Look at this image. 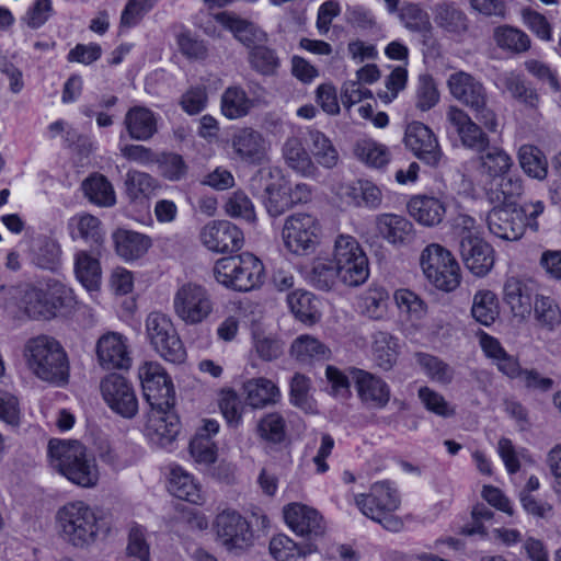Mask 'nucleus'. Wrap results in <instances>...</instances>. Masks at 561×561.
<instances>
[{
  "label": "nucleus",
  "mask_w": 561,
  "mask_h": 561,
  "mask_svg": "<svg viewBox=\"0 0 561 561\" xmlns=\"http://www.w3.org/2000/svg\"><path fill=\"white\" fill-rule=\"evenodd\" d=\"M216 539L228 552H241L253 543L250 523L239 512L225 510L214 520Z\"/></svg>",
  "instance_id": "9b49d317"
},
{
  "label": "nucleus",
  "mask_w": 561,
  "mask_h": 561,
  "mask_svg": "<svg viewBox=\"0 0 561 561\" xmlns=\"http://www.w3.org/2000/svg\"><path fill=\"white\" fill-rule=\"evenodd\" d=\"M446 121L465 148L477 153H483L489 148L490 138L483 130L484 126L476 123L465 110L450 105L446 112Z\"/></svg>",
  "instance_id": "4468645a"
},
{
  "label": "nucleus",
  "mask_w": 561,
  "mask_h": 561,
  "mask_svg": "<svg viewBox=\"0 0 561 561\" xmlns=\"http://www.w3.org/2000/svg\"><path fill=\"white\" fill-rule=\"evenodd\" d=\"M415 98L416 107L423 112L431 110L437 104L439 93L434 79L430 75L420 76Z\"/></svg>",
  "instance_id": "338daca9"
},
{
  "label": "nucleus",
  "mask_w": 561,
  "mask_h": 561,
  "mask_svg": "<svg viewBox=\"0 0 561 561\" xmlns=\"http://www.w3.org/2000/svg\"><path fill=\"white\" fill-rule=\"evenodd\" d=\"M248 61L251 68L262 76H274L280 65L276 51L262 43L250 47Z\"/></svg>",
  "instance_id": "49530a36"
},
{
  "label": "nucleus",
  "mask_w": 561,
  "mask_h": 561,
  "mask_svg": "<svg viewBox=\"0 0 561 561\" xmlns=\"http://www.w3.org/2000/svg\"><path fill=\"white\" fill-rule=\"evenodd\" d=\"M243 391L248 404L254 409L275 404L280 397L278 387L272 380L264 377L247 380L243 383Z\"/></svg>",
  "instance_id": "7c9ffc66"
},
{
  "label": "nucleus",
  "mask_w": 561,
  "mask_h": 561,
  "mask_svg": "<svg viewBox=\"0 0 561 561\" xmlns=\"http://www.w3.org/2000/svg\"><path fill=\"white\" fill-rule=\"evenodd\" d=\"M214 20L226 31L230 32L236 41L250 48L267 39L266 33L253 21L248 20L234 11H221L214 14Z\"/></svg>",
  "instance_id": "4be33fe9"
},
{
  "label": "nucleus",
  "mask_w": 561,
  "mask_h": 561,
  "mask_svg": "<svg viewBox=\"0 0 561 561\" xmlns=\"http://www.w3.org/2000/svg\"><path fill=\"white\" fill-rule=\"evenodd\" d=\"M12 296L19 309L34 320L51 319L71 299L70 290L58 282L49 283L46 289L25 284L14 288Z\"/></svg>",
  "instance_id": "39448f33"
},
{
  "label": "nucleus",
  "mask_w": 561,
  "mask_h": 561,
  "mask_svg": "<svg viewBox=\"0 0 561 561\" xmlns=\"http://www.w3.org/2000/svg\"><path fill=\"white\" fill-rule=\"evenodd\" d=\"M176 44L181 54L190 60H205L208 57L207 42L188 31L176 36Z\"/></svg>",
  "instance_id": "680f3d73"
},
{
  "label": "nucleus",
  "mask_w": 561,
  "mask_h": 561,
  "mask_svg": "<svg viewBox=\"0 0 561 561\" xmlns=\"http://www.w3.org/2000/svg\"><path fill=\"white\" fill-rule=\"evenodd\" d=\"M95 351L98 362L104 369H128L131 365L127 339L118 332L101 335Z\"/></svg>",
  "instance_id": "aec40b11"
},
{
  "label": "nucleus",
  "mask_w": 561,
  "mask_h": 561,
  "mask_svg": "<svg viewBox=\"0 0 561 561\" xmlns=\"http://www.w3.org/2000/svg\"><path fill=\"white\" fill-rule=\"evenodd\" d=\"M156 163L163 178L169 181H181L187 173V165L182 156L169 152L157 157Z\"/></svg>",
  "instance_id": "69168bd1"
},
{
  "label": "nucleus",
  "mask_w": 561,
  "mask_h": 561,
  "mask_svg": "<svg viewBox=\"0 0 561 561\" xmlns=\"http://www.w3.org/2000/svg\"><path fill=\"white\" fill-rule=\"evenodd\" d=\"M98 256L83 250L75 255L76 277L88 290H96L101 284L102 270Z\"/></svg>",
  "instance_id": "473e14b6"
},
{
  "label": "nucleus",
  "mask_w": 561,
  "mask_h": 561,
  "mask_svg": "<svg viewBox=\"0 0 561 561\" xmlns=\"http://www.w3.org/2000/svg\"><path fill=\"white\" fill-rule=\"evenodd\" d=\"M76 232L73 238H81L91 247V252L101 254V248L103 243L104 233L101 228V221L99 218L92 215H82L77 219Z\"/></svg>",
  "instance_id": "de8ad7c7"
},
{
  "label": "nucleus",
  "mask_w": 561,
  "mask_h": 561,
  "mask_svg": "<svg viewBox=\"0 0 561 561\" xmlns=\"http://www.w3.org/2000/svg\"><path fill=\"white\" fill-rule=\"evenodd\" d=\"M398 16L407 30L420 33L424 37L430 36L433 28L430 15L420 7V4L404 2L400 8Z\"/></svg>",
  "instance_id": "79ce46f5"
},
{
  "label": "nucleus",
  "mask_w": 561,
  "mask_h": 561,
  "mask_svg": "<svg viewBox=\"0 0 561 561\" xmlns=\"http://www.w3.org/2000/svg\"><path fill=\"white\" fill-rule=\"evenodd\" d=\"M499 80L513 99L523 103L527 107H537L539 103V95L535 89L526 84L523 76L515 71H510L501 75Z\"/></svg>",
  "instance_id": "ea45409f"
},
{
  "label": "nucleus",
  "mask_w": 561,
  "mask_h": 561,
  "mask_svg": "<svg viewBox=\"0 0 561 561\" xmlns=\"http://www.w3.org/2000/svg\"><path fill=\"white\" fill-rule=\"evenodd\" d=\"M225 210L228 216L243 219L247 222H254L256 219L251 199L241 191L234 192L228 197Z\"/></svg>",
  "instance_id": "0e129e2a"
},
{
  "label": "nucleus",
  "mask_w": 561,
  "mask_h": 561,
  "mask_svg": "<svg viewBox=\"0 0 561 561\" xmlns=\"http://www.w3.org/2000/svg\"><path fill=\"white\" fill-rule=\"evenodd\" d=\"M124 125L129 137L135 140H148L157 133L154 114L145 106L130 107L125 115Z\"/></svg>",
  "instance_id": "c85d7f7f"
},
{
  "label": "nucleus",
  "mask_w": 561,
  "mask_h": 561,
  "mask_svg": "<svg viewBox=\"0 0 561 561\" xmlns=\"http://www.w3.org/2000/svg\"><path fill=\"white\" fill-rule=\"evenodd\" d=\"M126 193L133 201L139 197H149L158 188V182L150 174L130 170L125 179Z\"/></svg>",
  "instance_id": "6e6d98bb"
},
{
  "label": "nucleus",
  "mask_w": 561,
  "mask_h": 561,
  "mask_svg": "<svg viewBox=\"0 0 561 561\" xmlns=\"http://www.w3.org/2000/svg\"><path fill=\"white\" fill-rule=\"evenodd\" d=\"M233 152L244 162L260 165L267 161L268 144L263 135L250 127L238 130L231 138Z\"/></svg>",
  "instance_id": "5701e85b"
},
{
  "label": "nucleus",
  "mask_w": 561,
  "mask_h": 561,
  "mask_svg": "<svg viewBox=\"0 0 561 561\" xmlns=\"http://www.w3.org/2000/svg\"><path fill=\"white\" fill-rule=\"evenodd\" d=\"M408 210L419 224L433 227L442 222L446 214V205L438 197L417 195L409 201Z\"/></svg>",
  "instance_id": "cd10ccee"
},
{
  "label": "nucleus",
  "mask_w": 561,
  "mask_h": 561,
  "mask_svg": "<svg viewBox=\"0 0 561 561\" xmlns=\"http://www.w3.org/2000/svg\"><path fill=\"white\" fill-rule=\"evenodd\" d=\"M523 182L518 178H512L506 174L493 179L488 187V197L494 204L515 203L514 198L523 194Z\"/></svg>",
  "instance_id": "58836bf2"
},
{
  "label": "nucleus",
  "mask_w": 561,
  "mask_h": 561,
  "mask_svg": "<svg viewBox=\"0 0 561 561\" xmlns=\"http://www.w3.org/2000/svg\"><path fill=\"white\" fill-rule=\"evenodd\" d=\"M519 164L529 176L543 180L548 173L546 157L537 147L524 145L518 151Z\"/></svg>",
  "instance_id": "603ef678"
},
{
  "label": "nucleus",
  "mask_w": 561,
  "mask_h": 561,
  "mask_svg": "<svg viewBox=\"0 0 561 561\" xmlns=\"http://www.w3.org/2000/svg\"><path fill=\"white\" fill-rule=\"evenodd\" d=\"M374 360L383 370H389L397 362V339L387 332H377L373 344Z\"/></svg>",
  "instance_id": "a18cd8bd"
},
{
  "label": "nucleus",
  "mask_w": 561,
  "mask_h": 561,
  "mask_svg": "<svg viewBox=\"0 0 561 561\" xmlns=\"http://www.w3.org/2000/svg\"><path fill=\"white\" fill-rule=\"evenodd\" d=\"M533 310L535 319L543 328L553 330L561 323V310L557 302L548 296H536Z\"/></svg>",
  "instance_id": "13d9d810"
},
{
  "label": "nucleus",
  "mask_w": 561,
  "mask_h": 561,
  "mask_svg": "<svg viewBox=\"0 0 561 561\" xmlns=\"http://www.w3.org/2000/svg\"><path fill=\"white\" fill-rule=\"evenodd\" d=\"M138 376L145 399L152 409L173 408L175 401L173 383L160 364L144 363L139 367Z\"/></svg>",
  "instance_id": "f8f14e48"
},
{
  "label": "nucleus",
  "mask_w": 561,
  "mask_h": 561,
  "mask_svg": "<svg viewBox=\"0 0 561 561\" xmlns=\"http://www.w3.org/2000/svg\"><path fill=\"white\" fill-rule=\"evenodd\" d=\"M455 261L449 251L439 244L427 245L420 257L421 267L426 278H436L437 271Z\"/></svg>",
  "instance_id": "5fc2aeb1"
},
{
  "label": "nucleus",
  "mask_w": 561,
  "mask_h": 561,
  "mask_svg": "<svg viewBox=\"0 0 561 561\" xmlns=\"http://www.w3.org/2000/svg\"><path fill=\"white\" fill-rule=\"evenodd\" d=\"M333 260L340 280L350 287L364 284L369 276L368 259L358 241L348 234H340L334 243Z\"/></svg>",
  "instance_id": "0eeeda50"
},
{
  "label": "nucleus",
  "mask_w": 561,
  "mask_h": 561,
  "mask_svg": "<svg viewBox=\"0 0 561 561\" xmlns=\"http://www.w3.org/2000/svg\"><path fill=\"white\" fill-rule=\"evenodd\" d=\"M352 374L363 403L376 409L387 405L390 400V389L382 379L362 369H353Z\"/></svg>",
  "instance_id": "393cba45"
},
{
  "label": "nucleus",
  "mask_w": 561,
  "mask_h": 561,
  "mask_svg": "<svg viewBox=\"0 0 561 561\" xmlns=\"http://www.w3.org/2000/svg\"><path fill=\"white\" fill-rule=\"evenodd\" d=\"M526 211L515 203L493 207L486 216L490 232L505 241L519 240L526 230Z\"/></svg>",
  "instance_id": "ddd939ff"
},
{
  "label": "nucleus",
  "mask_w": 561,
  "mask_h": 561,
  "mask_svg": "<svg viewBox=\"0 0 561 561\" xmlns=\"http://www.w3.org/2000/svg\"><path fill=\"white\" fill-rule=\"evenodd\" d=\"M354 152L360 161L373 168H382L390 160L387 147L373 140L357 142Z\"/></svg>",
  "instance_id": "4d7b16f0"
},
{
  "label": "nucleus",
  "mask_w": 561,
  "mask_h": 561,
  "mask_svg": "<svg viewBox=\"0 0 561 561\" xmlns=\"http://www.w3.org/2000/svg\"><path fill=\"white\" fill-rule=\"evenodd\" d=\"M101 392L107 405L117 414L131 419L138 411V401L130 382L121 375L110 374L101 381Z\"/></svg>",
  "instance_id": "2eb2a0df"
},
{
  "label": "nucleus",
  "mask_w": 561,
  "mask_h": 561,
  "mask_svg": "<svg viewBox=\"0 0 561 561\" xmlns=\"http://www.w3.org/2000/svg\"><path fill=\"white\" fill-rule=\"evenodd\" d=\"M201 242L205 248L216 253H232L243 245V233L228 220H213L205 225L199 232Z\"/></svg>",
  "instance_id": "dca6fc26"
},
{
  "label": "nucleus",
  "mask_w": 561,
  "mask_h": 561,
  "mask_svg": "<svg viewBox=\"0 0 561 561\" xmlns=\"http://www.w3.org/2000/svg\"><path fill=\"white\" fill-rule=\"evenodd\" d=\"M328 353L325 345L310 335L298 336L290 347V355L304 364L325 359Z\"/></svg>",
  "instance_id": "c03bdc74"
},
{
  "label": "nucleus",
  "mask_w": 561,
  "mask_h": 561,
  "mask_svg": "<svg viewBox=\"0 0 561 561\" xmlns=\"http://www.w3.org/2000/svg\"><path fill=\"white\" fill-rule=\"evenodd\" d=\"M480 171L493 179L504 175L512 167L511 157L499 147H490L479 158Z\"/></svg>",
  "instance_id": "3c124183"
},
{
  "label": "nucleus",
  "mask_w": 561,
  "mask_h": 561,
  "mask_svg": "<svg viewBox=\"0 0 561 561\" xmlns=\"http://www.w3.org/2000/svg\"><path fill=\"white\" fill-rule=\"evenodd\" d=\"M173 308L175 314L186 324H198L210 316L214 301L206 287L188 282L176 290Z\"/></svg>",
  "instance_id": "9d476101"
},
{
  "label": "nucleus",
  "mask_w": 561,
  "mask_h": 561,
  "mask_svg": "<svg viewBox=\"0 0 561 561\" xmlns=\"http://www.w3.org/2000/svg\"><path fill=\"white\" fill-rule=\"evenodd\" d=\"M169 490L174 496L194 504L199 503L202 500L199 485L195 482L192 474L181 467L172 468Z\"/></svg>",
  "instance_id": "4c0bfd02"
},
{
  "label": "nucleus",
  "mask_w": 561,
  "mask_h": 561,
  "mask_svg": "<svg viewBox=\"0 0 561 561\" xmlns=\"http://www.w3.org/2000/svg\"><path fill=\"white\" fill-rule=\"evenodd\" d=\"M388 298V293L382 287H370L362 298L363 312L375 320L383 318Z\"/></svg>",
  "instance_id": "e2e57ef3"
},
{
  "label": "nucleus",
  "mask_w": 561,
  "mask_h": 561,
  "mask_svg": "<svg viewBox=\"0 0 561 561\" xmlns=\"http://www.w3.org/2000/svg\"><path fill=\"white\" fill-rule=\"evenodd\" d=\"M317 551L316 543H297L286 535L274 536L270 541V552L277 561H305L308 556Z\"/></svg>",
  "instance_id": "c756f323"
},
{
  "label": "nucleus",
  "mask_w": 561,
  "mask_h": 561,
  "mask_svg": "<svg viewBox=\"0 0 561 561\" xmlns=\"http://www.w3.org/2000/svg\"><path fill=\"white\" fill-rule=\"evenodd\" d=\"M27 363L42 380L61 383L68 378L69 364L60 343L47 335L31 339L26 344Z\"/></svg>",
  "instance_id": "7ed1b4c3"
},
{
  "label": "nucleus",
  "mask_w": 561,
  "mask_h": 561,
  "mask_svg": "<svg viewBox=\"0 0 561 561\" xmlns=\"http://www.w3.org/2000/svg\"><path fill=\"white\" fill-rule=\"evenodd\" d=\"M494 39L500 48L515 54L525 53L530 48L529 36L525 32L508 25L497 27L494 32Z\"/></svg>",
  "instance_id": "864d4df0"
},
{
  "label": "nucleus",
  "mask_w": 561,
  "mask_h": 561,
  "mask_svg": "<svg viewBox=\"0 0 561 561\" xmlns=\"http://www.w3.org/2000/svg\"><path fill=\"white\" fill-rule=\"evenodd\" d=\"M337 279H340V273L334 261H314L311 270L307 274L308 283L314 288L323 291L331 290Z\"/></svg>",
  "instance_id": "09e8293b"
},
{
  "label": "nucleus",
  "mask_w": 561,
  "mask_h": 561,
  "mask_svg": "<svg viewBox=\"0 0 561 561\" xmlns=\"http://www.w3.org/2000/svg\"><path fill=\"white\" fill-rule=\"evenodd\" d=\"M459 251L466 267L477 276H484L493 267V249L470 231L461 237Z\"/></svg>",
  "instance_id": "412c9836"
},
{
  "label": "nucleus",
  "mask_w": 561,
  "mask_h": 561,
  "mask_svg": "<svg viewBox=\"0 0 561 561\" xmlns=\"http://www.w3.org/2000/svg\"><path fill=\"white\" fill-rule=\"evenodd\" d=\"M284 517L286 524L298 536L313 542L324 535L325 526L322 516L313 508L299 503H293L285 507Z\"/></svg>",
  "instance_id": "6ab92c4d"
},
{
  "label": "nucleus",
  "mask_w": 561,
  "mask_h": 561,
  "mask_svg": "<svg viewBox=\"0 0 561 561\" xmlns=\"http://www.w3.org/2000/svg\"><path fill=\"white\" fill-rule=\"evenodd\" d=\"M253 348L261 359L272 362L283 354L284 343L272 335L255 333L253 336Z\"/></svg>",
  "instance_id": "774afa93"
},
{
  "label": "nucleus",
  "mask_w": 561,
  "mask_h": 561,
  "mask_svg": "<svg viewBox=\"0 0 561 561\" xmlns=\"http://www.w3.org/2000/svg\"><path fill=\"white\" fill-rule=\"evenodd\" d=\"M434 22L450 34L465 33L469 23L466 13L453 2L439 3L434 8Z\"/></svg>",
  "instance_id": "f704fd0d"
},
{
  "label": "nucleus",
  "mask_w": 561,
  "mask_h": 561,
  "mask_svg": "<svg viewBox=\"0 0 561 561\" xmlns=\"http://www.w3.org/2000/svg\"><path fill=\"white\" fill-rule=\"evenodd\" d=\"M415 359L425 375L433 381L442 385H448L453 381L454 369L439 357L427 353H416Z\"/></svg>",
  "instance_id": "8fccbe9b"
},
{
  "label": "nucleus",
  "mask_w": 561,
  "mask_h": 561,
  "mask_svg": "<svg viewBox=\"0 0 561 561\" xmlns=\"http://www.w3.org/2000/svg\"><path fill=\"white\" fill-rule=\"evenodd\" d=\"M56 522L62 539L73 547H89L98 538V516L83 501H72L62 505L57 511Z\"/></svg>",
  "instance_id": "20e7f679"
},
{
  "label": "nucleus",
  "mask_w": 561,
  "mask_h": 561,
  "mask_svg": "<svg viewBox=\"0 0 561 561\" xmlns=\"http://www.w3.org/2000/svg\"><path fill=\"white\" fill-rule=\"evenodd\" d=\"M146 331L151 345L165 360L182 363L185 359L183 343L167 314L151 312L146 319Z\"/></svg>",
  "instance_id": "1a4fd4ad"
},
{
  "label": "nucleus",
  "mask_w": 561,
  "mask_h": 561,
  "mask_svg": "<svg viewBox=\"0 0 561 561\" xmlns=\"http://www.w3.org/2000/svg\"><path fill=\"white\" fill-rule=\"evenodd\" d=\"M264 267L251 253L219 259L213 268L218 283L238 291H249L262 283Z\"/></svg>",
  "instance_id": "423d86ee"
},
{
  "label": "nucleus",
  "mask_w": 561,
  "mask_h": 561,
  "mask_svg": "<svg viewBox=\"0 0 561 561\" xmlns=\"http://www.w3.org/2000/svg\"><path fill=\"white\" fill-rule=\"evenodd\" d=\"M321 237V225L317 217L308 213H295L283 225L282 239L293 254L305 256L316 252Z\"/></svg>",
  "instance_id": "6e6552de"
},
{
  "label": "nucleus",
  "mask_w": 561,
  "mask_h": 561,
  "mask_svg": "<svg viewBox=\"0 0 561 561\" xmlns=\"http://www.w3.org/2000/svg\"><path fill=\"white\" fill-rule=\"evenodd\" d=\"M287 302L297 319L305 323H312L317 319V310L312 295L308 291L296 290L287 296Z\"/></svg>",
  "instance_id": "052dcab7"
},
{
  "label": "nucleus",
  "mask_w": 561,
  "mask_h": 561,
  "mask_svg": "<svg viewBox=\"0 0 561 561\" xmlns=\"http://www.w3.org/2000/svg\"><path fill=\"white\" fill-rule=\"evenodd\" d=\"M172 409L151 408L148 415L147 430L149 435L161 446L172 443L180 432V420Z\"/></svg>",
  "instance_id": "bb28decb"
},
{
  "label": "nucleus",
  "mask_w": 561,
  "mask_h": 561,
  "mask_svg": "<svg viewBox=\"0 0 561 561\" xmlns=\"http://www.w3.org/2000/svg\"><path fill=\"white\" fill-rule=\"evenodd\" d=\"M499 301L491 290H479L473 296L471 314L479 323L489 327L499 317Z\"/></svg>",
  "instance_id": "37998d69"
},
{
  "label": "nucleus",
  "mask_w": 561,
  "mask_h": 561,
  "mask_svg": "<svg viewBox=\"0 0 561 561\" xmlns=\"http://www.w3.org/2000/svg\"><path fill=\"white\" fill-rule=\"evenodd\" d=\"M376 229L381 238L397 247L407 245L415 238L413 224L405 217L396 214L377 216Z\"/></svg>",
  "instance_id": "a878e982"
},
{
  "label": "nucleus",
  "mask_w": 561,
  "mask_h": 561,
  "mask_svg": "<svg viewBox=\"0 0 561 561\" xmlns=\"http://www.w3.org/2000/svg\"><path fill=\"white\" fill-rule=\"evenodd\" d=\"M404 144L417 159L430 167H437L443 158L437 137L421 122H412L407 126Z\"/></svg>",
  "instance_id": "f3484780"
},
{
  "label": "nucleus",
  "mask_w": 561,
  "mask_h": 561,
  "mask_svg": "<svg viewBox=\"0 0 561 561\" xmlns=\"http://www.w3.org/2000/svg\"><path fill=\"white\" fill-rule=\"evenodd\" d=\"M503 294L504 301L515 317L525 319L531 314L535 284L530 278L508 276L504 283Z\"/></svg>",
  "instance_id": "b1692460"
},
{
  "label": "nucleus",
  "mask_w": 561,
  "mask_h": 561,
  "mask_svg": "<svg viewBox=\"0 0 561 561\" xmlns=\"http://www.w3.org/2000/svg\"><path fill=\"white\" fill-rule=\"evenodd\" d=\"M81 186L84 196L98 206L111 207L116 202L113 185L103 174H91Z\"/></svg>",
  "instance_id": "c9c22d12"
},
{
  "label": "nucleus",
  "mask_w": 561,
  "mask_h": 561,
  "mask_svg": "<svg viewBox=\"0 0 561 561\" xmlns=\"http://www.w3.org/2000/svg\"><path fill=\"white\" fill-rule=\"evenodd\" d=\"M253 101L239 85L228 87L221 95V113L229 119H238L249 114Z\"/></svg>",
  "instance_id": "e433bc0d"
},
{
  "label": "nucleus",
  "mask_w": 561,
  "mask_h": 561,
  "mask_svg": "<svg viewBox=\"0 0 561 561\" xmlns=\"http://www.w3.org/2000/svg\"><path fill=\"white\" fill-rule=\"evenodd\" d=\"M283 157L289 168L304 176L313 175L317 171L302 141L296 136L286 139L283 146Z\"/></svg>",
  "instance_id": "72a5a7b5"
},
{
  "label": "nucleus",
  "mask_w": 561,
  "mask_h": 561,
  "mask_svg": "<svg viewBox=\"0 0 561 561\" xmlns=\"http://www.w3.org/2000/svg\"><path fill=\"white\" fill-rule=\"evenodd\" d=\"M447 87L451 96L470 108L488 131H496L497 116L489 105V93L480 79L460 70L448 77Z\"/></svg>",
  "instance_id": "f03ea898"
},
{
  "label": "nucleus",
  "mask_w": 561,
  "mask_h": 561,
  "mask_svg": "<svg viewBox=\"0 0 561 561\" xmlns=\"http://www.w3.org/2000/svg\"><path fill=\"white\" fill-rule=\"evenodd\" d=\"M355 503L365 516L381 522L383 515L399 507L400 499L397 490L389 482L382 481L374 483L368 494L357 495Z\"/></svg>",
  "instance_id": "a211bd4d"
},
{
  "label": "nucleus",
  "mask_w": 561,
  "mask_h": 561,
  "mask_svg": "<svg viewBox=\"0 0 561 561\" xmlns=\"http://www.w3.org/2000/svg\"><path fill=\"white\" fill-rule=\"evenodd\" d=\"M48 456L51 468L69 482L80 488L98 484L100 474L95 459L80 442L50 439Z\"/></svg>",
  "instance_id": "f257e3e1"
},
{
  "label": "nucleus",
  "mask_w": 561,
  "mask_h": 561,
  "mask_svg": "<svg viewBox=\"0 0 561 561\" xmlns=\"http://www.w3.org/2000/svg\"><path fill=\"white\" fill-rule=\"evenodd\" d=\"M310 151L316 161L327 169L337 164L339 153L332 141L322 131L310 129L308 131Z\"/></svg>",
  "instance_id": "a19ab883"
},
{
  "label": "nucleus",
  "mask_w": 561,
  "mask_h": 561,
  "mask_svg": "<svg viewBox=\"0 0 561 561\" xmlns=\"http://www.w3.org/2000/svg\"><path fill=\"white\" fill-rule=\"evenodd\" d=\"M259 436L272 444H279L285 439L286 422L278 412L265 414L257 423Z\"/></svg>",
  "instance_id": "bf43d9fd"
},
{
  "label": "nucleus",
  "mask_w": 561,
  "mask_h": 561,
  "mask_svg": "<svg viewBox=\"0 0 561 561\" xmlns=\"http://www.w3.org/2000/svg\"><path fill=\"white\" fill-rule=\"evenodd\" d=\"M113 239L117 254L127 261L142 256L151 244L149 237L125 229L115 231Z\"/></svg>",
  "instance_id": "2f4dec72"
}]
</instances>
